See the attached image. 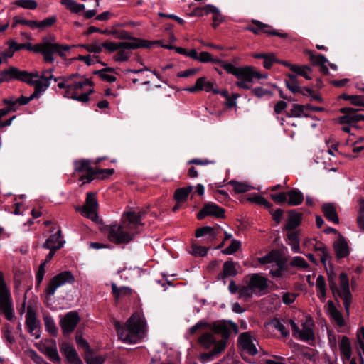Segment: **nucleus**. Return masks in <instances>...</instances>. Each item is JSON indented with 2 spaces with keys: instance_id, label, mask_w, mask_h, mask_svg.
<instances>
[{
  "instance_id": "obj_1",
  "label": "nucleus",
  "mask_w": 364,
  "mask_h": 364,
  "mask_svg": "<svg viewBox=\"0 0 364 364\" xmlns=\"http://www.w3.org/2000/svg\"><path fill=\"white\" fill-rule=\"evenodd\" d=\"M144 213L130 211L124 213L121 224H112L107 230L109 240L115 244H127L132 241L136 229L141 224Z\"/></svg>"
},
{
  "instance_id": "obj_2",
  "label": "nucleus",
  "mask_w": 364,
  "mask_h": 364,
  "mask_svg": "<svg viewBox=\"0 0 364 364\" xmlns=\"http://www.w3.org/2000/svg\"><path fill=\"white\" fill-rule=\"evenodd\" d=\"M53 68L45 70L41 76L33 75L26 71H21L16 68H10L4 70L1 75V80L9 81L11 79H18L28 84L34 85L35 90L28 97L31 100L38 98L43 92L50 86V80L58 81L53 75Z\"/></svg>"
},
{
  "instance_id": "obj_3",
  "label": "nucleus",
  "mask_w": 364,
  "mask_h": 364,
  "mask_svg": "<svg viewBox=\"0 0 364 364\" xmlns=\"http://www.w3.org/2000/svg\"><path fill=\"white\" fill-rule=\"evenodd\" d=\"M60 80L58 87L64 90L63 97L81 102L89 101V96L93 92V84L88 78L76 74L63 77Z\"/></svg>"
},
{
  "instance_id": "obj_4",
  "label": "nucleus",
  "mask_w": 364,
  "mask_h": 364,
  "mask_svg": "<svg viewBox=\"0 0 364 364\" xmlns=\"http://www.w3.org/2000/svg\"><path fill=\"white\" fill-rule=\"evenodd\" d=\"M146 323L144 315L139 312L134 313L124 326L115 323L119 338L125 343L134 344L144 338Z\"/></svg>"
},
{
  "instance_id": "obj_5",
  "label": "nucleus",
  "mask_w": 364,
  "mask_h": 364,
  "mask_svg": "<svg viewBox=\"0 0 364 364\" xmlns=\"http://www.w3.org/2000/svg\"><path fill=\"white\" fill-rule=\"evenodd\" d=\"M23 49L41 53L43 60L46 63H53L55 60L54 54L60 57L66 58V52L70 50V46L68 45H62L55 42V37H45L42 41L33 46L31 43H22Z\"/></svg>"
},
{
  "instance_id": "obj_6",
  "label": "nucleus",
  "mask_w": 364,
  "mask_h": 364,
  "mask_svg": "<svg viewBox=\"0 0 364 364\" xmlns=\"http://www.w3.org/2000/svg\"><path fill=\"white\" fill-rule=\"evenodd\" d=\"M217 64L223 67L228 73L235 75L239 80L235 83L236 86L244 90L251 88V83L254 79H265L267 77V75L261 74L250 66L237 68L230 63L220 59H218Z\"/></svg>"
},
{
  "instance_id": "obj_7",
  "label": "nucleus",
  "mask_w": 364,
  "mask_h": 364,
  "mask_svg": "<svg viewBox=\"0 0 364 364\" xmlns=\"http://www.w3.org/2000/svg\"><path fill=\"white\" fill-rule=\"evenodd\" d=\"M268 280L259 274H252L245 277V284L240 291V299L250 300L254 295L259 296L267 292Z\"/></svg>"
},
{
  "instance_id": "obj_8",
  "label": "nucleus",
  "mask_w": 364,
  "mask_h": 364,
  "mask_svg": "<svg viewBox=\"0 0 364 364\" xmlns=\"http://www.w3.org/2000/svg\"><path fill=\"white\" fill-rule=\"evenodd\" d=\"M339 284L335 282L333 274H328V279L329 287L335 297L338 296L342 299L345 311L348 315L352 302V294L350 291L349 279L346 273L339 274Z\"/></svg>"
},
{
  "instance_id": "obj_9",
  "label": "nucleus",
  "mask_w": 364,
  "mask_h": 364,
  "mask_svg": "<svg viewBox=\"0 0 364 364\" xmlns=\"http://www.w3.org/2000/svg\"><path fill=\"white\" fill-rule=\"evenodd\" d=\"M205 331L198 338V343L205 349H212L202 355L204 360H211L225 348L226 341L217 340L215 335L210 330Z\"/></svg>"
},
{
  "instance_id": "obj_10",
  "label": "nucleus",
  "mask_w": 364,
  "mask_h": 364,
  "mask_svg": "<svg viewBox=\"0 0 364 364\" xmlns=\"http://www.w3.org/2000/svg\"><path fill=\"white\" fill-rule=\"evenodd\" d=\"M289 324L291 328L293 336L301 341H314L315 323L312 318L309 316H304L299 321V324L290 319Z\"/></svg>"
},
{
  "instance_id": "obj_11",
  "label": "nucleus",
  "mask_w": 364,
  "mask_h": 364,
  "mask_svg": "<svg viewBox=\"0 0 364 364\" xmlns=\"http://www.w3.org/2000/svg\"><path fill=\"white\" fill-rule=\"evenodd\" d=\"M0 310L7 320L12 321L14 319V312L11 296L2 272H0Z\"/></svg>"
},
{
  "instance_id": "obj_12",
  "label": "nucleus",
  "mask_w": 364,
  "mask_h": 364,
  "mask_svg": "<svg viewBox=\"0 0 364 364\" xmlns=\"http://www.w3.org/2000/svg\"><path fill=\"white\" fill-rule=\"evenodd\" d=\"M75 277L70 271H64L54 276L48 284L45 292L47 296H53L57 289L67 284H73Z\"/></svg>"
},
{
  "instance_id": "obj_13",
  "label": "nucleus",
  "mask_w": 364,
  "mask_h": 364,
  "mask_svg": "<svg viewBox=\"0 0 364 364\" xmlns=\"http://www.w3.org/2000/svg\"><path fill=\"white\" fill-rule=\"evenodd\" d=\"M97 208L98 203L95 194L90 192L87 193L85 203L82 206H77L75 210L80 212L82 216L95 221L98 218Z\"/></svg>"
},
{
  "instance_id": "obj_14",
  "label": "nucleus",
  "mask_w": 364,
  "mask_h": 364,
  "mask_svg": "<svg viewBox=\"0 0 364 364\" xmlns=\"http://www.w3.org/2000/svg\"><path fill=\"white\" fill-rule=\"evenodd\" d=\"M151 43L141 40L140 38H134V41H123V42H105L102 44V48H105L109 52L117 51L121 48H149Z\"/></svg>"
},
{
  "instance_id": "obj_15",
  "label": "nucleus",
  "mask_w": 364,
  "mask_h": 364,
  "mask_svg": "<svg viewBox=\"0 0 364 364\" xmlns=\"http://www.w3.org/2000/svg\"><path fill=\"white\" fill-rule=\"evenodd\" d=\"M207 330H210L215 335H220L222 337L220 340L225 341L231 333H237L238 328L233 322L221 321L208 323Z\"/></svg>"
},
{
  "instance_id": "obj_16",
  "label": "nucleus",
  "mask_w": 364,
  "mask_h": 364,
  "mask_svg": "<svg viewBox=\"0 0 364 364\" xmlns=\"http://www.w3.org/2000/svg\"><path fill=\"white\" fill-rule=\"evenodd\" d=\"M74 168L77 172L84 173L80 178L82 183H90L97 175V171L91 166L90 161L81 159L74 162Z\"/></svg>"
},
{
  "instance_id": "obj_17",
  "label": "nucleus",
  "mask_w": 364,
  "mask_h": 364,
  "mask_svg": "<svg viewBox=\"0 0 364 364\" xmlns=\"http://www.w3.org/2000/svg\"><path fill=\"white\" fill-rule=\"evenodd\" d=\"M26 326L31 336L35 339L41 337L40 321L37 318L34 308L28 305L26 314Z\"/></svg>"
},
{
  "instance_id": "obj_18",
  "label": "nucleus",
  "mask_w": 364,
  "mask_h": 364,
  "mask_svg": "<svg viewBox=\"0 0 364 364\" xmlns=\"http://www.w3.org/2000/svg\"><path fill=\"white\" fill-rule=\"evenodd\" d=\"M358 109L351 107H343L340 112L343 114L338 119L341 124H348L351 127H356V124L361 120L364 121V115L358 114Z\"/></svg>"
},
{
  "instance_id": "obj_19",
  "label": "nucleus",
  "mask_w": 364,
  "mask_h": 364,
  "mask_svg": "<svg viewBox=\"0 0 364 364\" xmlns=\"http://www.w3.org/2000/svg\"><path fill=\"white\" fill-rule=\"evenodd\" d=\"M238 344L244 352L250 355H255L258 353L257 348L258 342L248 332L242 333L239 336Z\"/></svg>"
},
{
  "instance_id": "obj_20",
  "label": "nucleus",
  "mask_w": 364,
  "mask_h": 364,
  "mask_svg": "<svg viewBox=\"0 0 364 364\" xmlns=\"http://www.w3.org/2000/svg\"><path fill=\"white\" fill-rule=\"evenodd\" d=\"M80 321V316L76 311L67 313L60 321V326L64 334H70Z\"/></svg>"
},
{
  "instance_id": "obj_21",
  "label": "nucleus",
  "mask_w": 364,
  "mask_h": 364,
  "mask_svg": "<svg viewBox=\"0 0 364 364\" xmlns=\"http://www.w3.org/2000/svg\"><path fill=\"white\" fill-rule=\"evenodd\" d=\"M253 26H247L245 27V30L250 31L255 34H260L261 33H267L268 35L277 36L282 38H286L287 33H282L274 31L271 26L265 24L257 20L252 21Z\"/></svg>"
},
{
  "instance_id": "obj_22",
  "label": "nucleus",
  "mask_w": 364,
  "mask_h": 364,
  "mask_svg": "<svg viewBox=\"0 0 364 364\" xmlns=\"http://www.w3.org/2000/svg\"><path fill=\"white\" fill-rule=\"evenodd\" d=\"M225 214L224 209L219 207L213 203L205 204L203 208L200 210L197 215L199 220L203 219L205 217L215 216L216 218H223Z\"/></svg>"
},
{
  "instance_id": "obj_23",
  "label": "nucleus",
  "mask_w": 364,
  "mask_h": 364,
  "mask_svg": "<svg viewBox=\"0 0 364 364\" xmlns=\"http://www.w3.org/2000/svg\"><path fill=\"white\" fill-rule=\"evenodd\" d=\"M333 247L338 260L346 258L350 253L348 241L341 236L333 242Z\"/></svg>"
},
{
  "instance_id": "obj_24",
  "label": "nucleus",
  "mask_w": 364,
  "mask_h": 364,
  "mask_svg": "<svg viewBox=\"0 0 364 364\" xmlns=\"http://www.w3.org/2000/svg\"><path fill=\"white\" fill-rule=\"evenodd\" d=\"M221 231L222 229L219 226H204L196 230V237H205V240L208 242H212L220 234Z\"/></svg>"
},
{
  "instance_id": "obj_25",
  "label": "nucleus",
  "mask_w": 364,
  "mask_h": 364,
  "mask_svg": "<svg viewBox=\"0 0 364 364\" xmlns=\"http://www.w3.org/2000/svg\"><path fill=\"white\" fill-rule=\"evenodd\" d=\"M60 351L65 355L70 364H82L77 353L73 346L69 343L64 342L60 347Z\"/></svg>"
},
{
  "instance_id": "obj_26",
  "label": "nucleus",
  "mask_w": 364,
  "mask_h": 364,
  "mask_svg": "<svg viewBox=\"0 0 364 364\" xmlns=\"http://www.w3.org/2000/svg\"><path fill=\"white\" fill-rule=\"evenodd\" d=\"M65 242L63 240L61 230H58L52 234L45 242L43 247L48 250H57L61 248Z\"/></svg>"
},
{
  "instance_id": "obj_27",
  "label": "nucleus",
  "mask_w": 364,
  "mask_h": 364,
  "mask_svg": "<svg viewBox=\"0 0 364 364\" xmlns=\"http://www.w3.org/2000/svg\"><path fill=\"white\" fill-rule=\"evenodd\" d=\"M30 101L31 100L28 97L24 96H21L19 97L11 96L3 100V102L8 105L7 108L9 109V112L16 111L20 106L27 105Z\"/></svg>"
},
{
  "instance_id": "obj_28",
  "label": "nucleus",
  "mask_w": 364,
  "mask_h": 364,
  "mask_svg": "<svg viewBox=\"0 0 364 364\" xmlns=\"http://www.w3.org/2000/svg\"><path fill=\"white\" fill-rule=\"evenodd\" d=\"M341 358L343 362L350 360L352 355V346L348 337L343 336L339 341Z\"/></svg>"
},
{
  "instance_id": "obj_29",
  "label": "nucleus",
  "mask_w": 364,
  "mask_h": 364,
  "mask_svg": "<svg viewBox=\"0 0 364 364\" xmlns=\"http://www.w3.org/2000/svg\"><path fill=\"white\" fill-rule=\"evenodd\" d=\"M327 311L338 327L341 328L345 326V321L341 312L336 307L332 301H328L327 303Z\"/></svg>"
},
{
  "instance_id": "obj_30",
  "label": "nucleus",
  "mask_w": 364,
  "mask_h": 364,
  "mask_svg": "<svg viewBox=\"0 0 364 364\" xmlns=\"http://www.w3.org/2000/svg\"><path fill=\"white\" fill-rule=\"evenodd\" d=\"M322 211L328 221L332 222L334 224H338L339 223V218L334 204L330 203H324L322 205Z\"/></svg>"
},
{
  "instance_id": "obj_31",
  "label": "nucleus",
  "mask_w": 364,
  "mask_h": 364,
  "mask_svg": "<svg viewBox=\"0 0 364 364\" xmlns=\"http://www.w3.org/2000/svg\"><path fill=\"white\" fill-rule=\"evenodd\" d=\"M284 64L289 66L290 70L294 73H296L297 75L302 76L306 80H311L312 78V70L309 66L291 65L287 63Z\"/></svg>"
},
{
  "instance_id": "obj_32",
  "label": "nucleus",
  "mask_w": 364,
  "mask_h": 364,
  "mask_svg": "<svg viewBox=\"0 0 364 364\" xmlns=\"http://www.w3.org/2000/svg\"><path fill=\"white\" fill-rule=\"evenodd\" d=\"M307 53L309 55V60L312 64L315 65H319L321 67V72L324 74H327L328 73V68L326 65L328 62L326 58L321 54L315 55L311 51H308Z\"/></svg>"
},
{
  "instance_id": "obj_33",
  "label": "nucleus",
  "mask_w": 364,
  "mask_h": 364,
  "mask_svg": "<svg viewBox=\"0 0 364 364\" xmlns=\"http://www.w3.org/2000/svg\"><path fill=\"white\" fill-rule=\"evenodd\" d=\"M304 200V195L299 190L293 188L287 192V203L290 205H300Z\"/></svg>"
},
{
  "instance_id": "obj_34",
  "label": "nucleus",
  "mask_w": 364,
  "mask_h": 364,
  "mask_svg": "<svg viewBox=\"0 0 364 364\" xmlns=\"http://www.w3.org/2000/svg\"><path fill=\"white\" fill-rule=\"evenodd\" d=\"M284 262L279 258L277 261L272 265L267 267L269 269V274L274 278H279L282 277L284 271Z\"/></svg>"
},
{
  "instance_id": "obj_35",
  "label": "nucleus",
  "mask_w": 364,
  "mask_h": 364,
  "mask_svg": "<svg viewBox=\"0 0 364 364\" xmlns=\"http://www.w3.org/2000/svg\"><path fill=\"white\" fill-rule=\"evenodd\" d=\"M289 231L287 234V238L291 247V250L294 253H299L300 252V242L298 232L293 230Z\"/></svg>"
},
{
  "instance_id": "obj_36",
  "label": "nucleus",
  "mask_w": 364,
  "mask_h": 364,
  "mask_svg": "<svg viewBox=\"0 0 364 364\" xmlns=\"http://www.w3.org/2000/svg\"><path fill=\"white\" fill-rule=\"evenodd\" d=\"M60 4L72 13L78 14L85 10V6L75 0H61Z\"/></svg>"
},
{
  "instance_id": "obj_37",
  "label": "nucleus",
  "mask_w": 364,
  "mask_h": 364,
  "mask_svg": "<svg viewBox=\"0 0 364 364\" xmlns=\"http://www.w3.org/2000/svg\"><path fill=\"white\" fill-rule=\"evenodd\" d=\"M305 105L299 104H293L291 107L286 112V116L288 117H306L304 113Z\"/></svg>"
},
{
  "instance_id": "obj_38",
  "label": "nucleus",
  "mask_w": 364,
  "mask_h": 364,
  "mask_svg": "<svg viewBox=\"0 0 364 364\" xmlns=\"http://www.w3.org/2000/svg\"><path fill=\"white\" fill-rule=\"evenodd\" d=\"M192 186L177 188L174 193V199L178 203H183L192 191Z\"/></svg>"
},
{
  "instance_id": "obj_39",
  "label": "nucleus",
  "mask_w": 364,
  "mask_h": 364,
  "mask_svg": "<svg viewBox=\"0 0 364 364\" xmlns=\"http://www.w3.org/2000/svg\"><path fill=\"white\" fill-rule=\"evenodd\" d=\"M301 215L299 213L290 212L285 229L287 230H294L299 225Z\"/></svg>"
},
{
  "instance_id": "obj_40",
  "label": "nucleus",
  "mask_w": 364,
  "mask_h": 364,
  "mask_svg": "<svg viewBox=\"0 0 364 364\" xmlns=\"http://www.w3.org/2000/svg\"><path fill=\"white\" fill-rule=\"evenodd\" d=\"M235 265L236 263L231 260L226 261L223 264L222 277H235L237 274Z\"/></svg>"
},
{
  "instance_id": "obj_41",
  "label": "nucleus",
  "mask_w": 364,
  "mask_h": 364,
  "mask_svg": "<svg viewBox=\"0 0 364 364\" xmlns=\"http://www.w3.org/2000/svg\"><path fill=\"white\" fill-rule=\"evenodd\" d=\"M199 90H204L207 92H213V93H219V90L215 87V84L210 81L206 80L205 77H200Z\"/></svg>"
},
{
  "instance_id": "obj_42",
  "label": "nucleus",
  "mask_w": 364,
  "mask_h": 364,
  "mask_svg": "<svg viewBox=\"0 0 364 364\" xmlns=\"http://www.w3.org/2000/svg\"><path fill=\"white\" fill-rule=\"evenodd\" d=\"M134 48H121L118 50L117 53L114 56V60L116 62H125L129 60L131 55L129 50H134Z\"/></svg>"
},
{
  "instance_id": "obj_43",
  "label": "nucleus",
  "mask_w": 364,
  "mask_h": 364,
  "mask_svg": "<svg viewBox=\"0 0 364 364\" xmlns=\"http://www.w3.org/2000/svg\"><path fill=\"white\" fill-rule=\"evenodd\" d=\"M279 259L278 255L274 252H271L266 255L264 257L259 258V263L266 265H272L274 263V262L277 261Z\"/></svg>"
},
{
  "instance_id": "obj_44",
  "label": "nucleus",
  "mask_w": 364,
  "mask_h": 364,
  "mask_svg": "<svg viewBox=\"0 0 364 364\" xmlns=\"http://www.w3.org/2000/svg\"><path fill=\"white\" fill-rule=\"evenodd\" d=\"M229 184L233 187L236 193H243L250 190L251 186L245 183L230 181Z\"/></svg>"
},
{
  "instance_id": "obj_45",
  "label": "nucleus",
  "mask_w": 364,
  "mask_h": 364,
  "mask_svg": "<svg viewBox=\"0 0 364 364\" xmlns=\"http://www.w3.org/2000/svg\"><path fill=\"white\" fill-rule=\"evenodd\" d=\"M213 5L208 4L205 6L202 7H196L193 9V10L191 12V16H203L204 15H208L210 14L211 11H213L211 9H213Z\"/></svg>"
},
{
  "instance_id": "obj_46",
  "label": "nucleus",
  "mask_w": 364,
  "mask_h": 364,
  "mask_svg": "<svg viewBox=\"0 0 364 364\" xmlns=\"http://www.w3.org/2000/svg\"><path fill=\"white\" fill-rule=\"evenodd\" d=\"M57 21L56 16H49L41 21H37L36 28L45 29L51 27Z\"/></svg>"
},
{
  "instance_id": "obj_47",
  "label": "nucleus",
  "mask_w": 364,
  "mask_h": 364,
  "mask_svg": "<svg viewBox=\"0 0 364 364\" xmlns=\"http://www.w3.org/2000/svg\"><path fill=\"white\" fill-rule=\"evenodd\" d=\"M112 292L113 295L118 299L122 295L130 294L132 289L128 287H117L115 284H112Z\"/></svg>"
},
{
  "instance_id": "obj_48",
  "label": "nucleus",
  "mask_w": 364,
  "mask_h": 364,
  "mask_svg": "<svg viewBox=\"0 0 364 364\" xmlns=\"http://www.w3.org/2000/svg\"><path fill=\"white\" fill-rule=\"evenodd\" d=\"M14 4L21 8L30 10H34L38 6V4L35 0H16Z\"/></svg>"
},
{
  "instance_id": "obj_49",
  "label": "nucleus",
  "mask_w": 364,
  "mask_h": 364,
  "mask_svg": "<svg viewBox=\"0 0 364 364\" xmlns=\"http://www.w3.org/2000/svg\"><path fill=\"white\" fill-rule=\"evenodd\" d=\"M241 247V242L239 240L232 239L230 245L222 250L224 255H230L237 252Z\"/></svg>"
},
{
  "instance_id": "obj_50",
  "label": "nucleus",
  "mask_w": 364,
  "mask_h": 364,
  "mask_svg": "<svg viewBox=\"0 0 364 364\" xmlns=\"http://www.w3.org/2000/svg\"><path fill=\"white\" fill-rule=\"evenodd\" d=\"M290 265L299 269H307L309 267L307 262L299 256L294 257L290 261Z\"/></svg>"
},
{
  "instance_id": "obj_51",
  "label": "nucleus",
  "mask_w": 364,
  "mask_h": 364,
  "mask_svg": "<svg viewBox=\"0 0 364 364\" xmlns=\"http://www.w3.org/2000/svg\"><path fill=\"white\" fill-rule=\"evenodd\" d=\"M213 11L210 12V14H213V26L214 28H216L219 24H220L224 21V17L220 14L219 9L213 6V9H211Z\"/></svg>"
},
{
  "instance_id": "obj_52",
  "label": "nucleus",
  "mask_w": 364,
  "mask_h": 364,
  "mask_svg": "<svg viewBox=\"0 0 364 364\" xmlns=\"http://www.w3.org/2000/svg\"><path fill=\"white\" fill-rule=\"evenodd\" d=\"M248 200L259 205H262L268 208L272 207V204L269 202H268L264 198L257 194H254L253 196L249 197Z\"/></svg>"
},
{
  "instance_id": "obj_53",
  "label": "nucleus",
  "mask_w": 364,
  "mask_h": 364,
  "mask_svg": "<svg viewBox=\"0 0 364 364\" xmlns=\"http://www.w3.org/2000/svg\"><path fill=\"white\" fill-rule=\"evenodd\" d=\"M207 252L208 248L196 245H193L190 251V253L195 257H203L206 255Z\"/></svg>"
},
{
  "instance_id": "obj_54",
  "label": "nucleus",
  "mask_w": 364,
  "mask_h": 364,
  "mask_svg": "<svg viewBox=\"0 0 364 364\" xmlns=\"http://www.w3.org/2000/svg\"><path fill=\"white\" fill-rule=\"evenodd\" d=\"M197 60L201 63L211 62L217 64L218 58H213L209 53L203 51L198 54Z\"/></svg>"
},
{
  "instance_id": "obj_55",
  "label": "nucleus",
  "mask_w": 364,
  "mask_h": 364,
  "mask_svg": "<svg viewBox=\"0 0 364 364\" xmlns=\"http://www.w3.org/2000/svg\"><path fill=\"white\" fill-rule=\"evenodd\" d=\"M77 47L83 48L86 49L87 51L94 53H100L102 52V45H99L97 43L92 44H80L77 46Z\"/></svg>"
},
{
  "instance_id": "obj_56",
  "label": "nucleus",
  "mask_w": 364,
  "mask_h": 364,
  "mask_svg": "<svg viewBox=\"0 0 364 364\" xmlns=\"http://www.w3.org/2000/svg\"><path fill=\"white\" fill-rule=\"evenodd\" d=\"M111 34L114 35L117 38L121 39V40H126V39H132V41H134V38L130 35V33L124 30H119V31H111Z\"/></svg>"
},
{
  "instance_id": "obj_57",
  "label": "nucleus",
  "mask_w": 364,
  "mask_h": 364,
  "mask_svg": "<svg viewBox=\"0 0 364 364\" xmlns=\"http://www.w3.org/2000/svg\"><path fill=\"white\" fill-rule=\"evenodd\" d=\"M107 70H112V69H111V68L103 69V70L98 71L97 73L102 79L106 80L107 82H115L117 80L116 77L114 75L107 74Z\"/></svg>"
},
{
  "instance_id": "obj_58",
  "label": "nucleus",
  "mask_w": 364,
  "mask_h": 364,
  "mask_svg": "<svg viewBox=\"0 0 364 364\" xmlns=\"http://www.w3.org/2000/svg\"><path fill=\"white\" fill-rule=\"evenodd\" d=\"M360 211L358 213L357 221H358L359 228L360 229H362L363 230H364V200L363 199H360Z\"/></svg>"
},
{
  "instance_id": "obj_59",
  "label": "nucleus",
  "mask_w": 364,
  "mask_h": 364,
  "mask_svg": "<svg viewBox=\"0 0 364 364\" xmlns=\"http://www.w3.org/2000/svg\"><path fill=\"white\" fill-rule=\"evenodd\" d=\"M274 327L278 330L283 336H287L289 334V331L286 329L283 322L280 320L275 319L272 321Z\"/></svg>"
},
{
  "instance_id": "obj_60",
  "label": "nucleus",
  "mask_w": 364,
  "mask_h": 364,
  "mask_svg": "<svg viewBox=\"0 0 364 364\" xmlns=\"http://www.w3.org/2000/svg\"><path fill=\"white\" fill-rule=\"evenodd\" d=\"M45 326L46 330L52 335L56 336L58 333V329L56 328L55 323L53 319L47 318L45 321Z\"/></svg>"
},
{
  "instance_id": "obj_61",
  "label": "nucleus",
  "mask_w": 364,
  "mask_h": 364,
  "mask_svg": "<svg viewBox=\"0 0 364 364\" xmlns=\"http://www.w3.org/2000/svg\"><path fill=\"white\" fill-rule=\"evenodd\" d=\"M270 198L277 203H282L287 200V192L270 194Z\"/></svg>"
},
{
  "instance_id": "obj_62",
  "label": "nucleus",
  "mask_w": 364,
  "mask_h": 364,
  "mask_svg": "<svg viewBox=\"0 0 364 364\" xmlns=\"http://www.w3.org/2000/svg\"><path fill=\"white\" fill-rule=\"evenodd\" d=\"M23 24L28 26L31 29H36L37 21L34 20H26V19H15L14 22V26L17 24Z\"/></svg>"
},
{
  "instance_id": "obj_63",
  "label": "nucleus",
  "mask_w": 364,
  "mask_h": 364,
  "mask_svg": "<svg viewBox=\"0 0 364 364\" xmlns=\"http://www.w3.org/2000/svg\"><path fill=\"white\" fill-rule=\"evenodd\" d=\"M208 323L205 321H199L196 323L194 326L190 328L189 333L190 334H194L198 330H207L208 329Z\"/></svg>"
},
{
  "instance_id": "obj_64",
  "label": "nucleus",
  "mask_w": 364,
  "mask_h": 364,
  "mask_svg": "<svg viewBox=\"0 0 364 364\" xmlns=\"http://www.w3.org/2000/svg\"><path fill=\"white\" fill-rule=\"evenodd\" d=\"M105 360L103 355H93L89 358L87 360V364H102Z\"/></svg>"
}]
</instances>
